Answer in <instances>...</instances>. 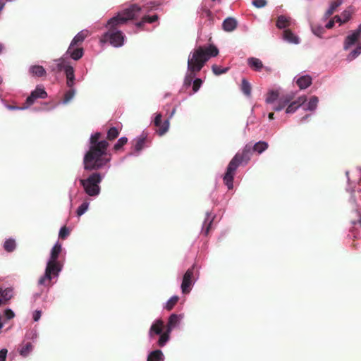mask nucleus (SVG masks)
<instances>
[{
  "mask_svg": "<svg viewBox=\"0 0 361 361\" xmlns=\"http://www.w3.org/2000/svg\"><path fill=\"white\" fill-rule=\"evenodd\" d=\"M215 217V215H213L212 216V213L210 212L207 211L206 212V216L202 226V232L204 233V235H207V234L209 233V229L212 226V224Z\"/></svg>",
  "mask_w": 361,
  "mask_h": 361,
  "instance_id": "a211bd4d",
  "label": "nucleus"
},
{
  "mask_svg": "<svg viewBox=\"0 0 361 361\" xmlns=\"http://www.w3.org/2000/svg\"><path fill=\"white\" fill-rule=\"evenodd\" d=\"M361 54V44L357 46L347 56L346 61L350 62L355 59Z\"/></svg>",
  "mask_w": 361,
  "mask_h": 361,
  "instance_id": "c9c22d12",
  "label": "nucleus"
},
{
  "mask_svg": "<svg viewBox=\"0 0 361 361\" xmlns=\"http://www.w3.org/2000/svg\"><path fill=\"white\" fill-rule=\"evenodd\" d=\"M42 316V310H36L32 313V319L34 322H38Z\"/></svg>",
  "mask_w": 361,
  "mask_h": 361,
  "instance_id": "5fc2aeb1",
  "label": "nucleus"
},
{
  "mask_svg": "<svg viewBox=\"0 0 361 361\" xmlns=\"http://www.w3.org/2000/svg\"><path fill=\"white\" fill-rule=\"evenodd\" d=\"M238 25L237 20L233 17L226 18L222 23V29L226 32L233 31Z\"/></svg>",
  "mask_w": 361,
  "mask_h": 361,
  "instance_id": "6ab92c4d",
  "label": "nucleus"
},
{
  "mask_svg": "<svg viewBox=\"0 0 361 361\" xmlns=\"http://www.w3.org/2000/svg\"><path fill=\"white\" fill-rule=\"evenodd\" d=\"M282 39L283 41L293 44H299L301 41L300 38L289 29L283 30Z\"/></svg>",
  "mask_w": 361,
  "mask_h": 361,
  "instance_id": "f3484780",
  "label": "nucleus"
},
{
  "mask_svg": "<svg viewBox=\"0 0 361 361\" xmlns=\"http://www.w3.org/2000/svg\"><path fill=\"white\" fill-rule=\"evenodd\" d=\"M345 173V176L347 178V183H348L347 188L353 187V185H355L353 182H351L350 179L349 171H346Z\"/></svg>",
  "mask_w": 361,
  "mask_h": 361,
  "instance_id": "680f3d73",
  "label": "nucleus"
},
{
  "mask_svg": "<svg viewBox=\"0 0 361 361\" xmlns=\"http://www.w3.org/2000/svg\"><path fill=\"white\" fill-rule=\"evenodd\" d=\"M334 25H335V21H334V19H331V20H329L326 23V24L325 25V27H324V29H325V28L331 29V28H332V27L334 26Z\"/></svg>",
  "mask_w": 361,
  "mask_h": 361,
  "instance_id": "e2e57ef3",
  "label": "nucleus"
},
{
  "mask_svg": "<svg viewBox=\"0 0 361 361\" xmlns=\"http://www.w3.org/2000/svg\"><path fill=\"white\" fill-rule=\"evenodd\" d=\"M212 71L215 75H220L229 71L228 67L221 68L216 64L212 66Z\"/></svg>",
  "mask_w": 361,
  "mask_h": 361,
  "instance_id": "79ce46f5",
  "label": "nucleus"
},
{
  "mask_svg": "<svg viewBox=\"0 0 361 361\" xmlns=\"http://www.w3.org/2000/svg\"><path fill=\"white\" fill-rule=\"evenodd\" d=\"M343 0H334L332 1L328 9L326 11L324 15V18L327 19L330 16H331L334 11L343 4Z\"/></svg>",
  "mask_w": 361,
  "mask_h": 361,
  "instance_id": "2f4dec72",
  "label": "nucleus"
},
{
  "mask_svg": "<svg viewBox=\"0 0 361 361\" xmlns=\"http://www.w3.org/2000/svg\"><path fill=\"white\" fill-rule=\"evenodd\" d=\"M318 103H319L318 97H317L315 95L312 96L310 97L309 102H307V104H305V103H304V104H302V109L305 111H314L317 108Z\"/></svg>",
  "mask_w": 361,
  "mask_h": 361,
  "instance_id": "393cba45",
  "label": "nucleus"
},
{
  "mask_svg": "<svg viewBox=\"0 0 361 361\" xmlns=\"http://www.w3.org/2000/svg\"><path fill=\"white\" fill-rule=\"evenodd\" d=\"M252 4L257 8H262L267 6V0H253Z\"/></svg>",
  "mask_w": 361,
  "mask_h": 361,
  "instance_id": "09e8293b",
  "label": "nucleus"
},
{
  "mask_svg": "<svg viewBox=\"0 0 361 361\" xmlns=\"http://www.w3.org/2000/svg\"><path fill=\"white\" fill-rule=\"evenodd\" d=\"M85 54V50L82 46H76L70 44L67 50L59 59L54 61L56 66L59 72L63 71L66 78L68 79V85L72 83L74 79L75 69L71 63V61H78Z\"/></svg>",
  "mask_w": 361,
  "mask_h": 361,
  "instance_id": "39448f33",
  "label": "nucleus"
},
{
  "mask_svg": "<svg viewBox=\"0 0 361 361\" xmlns=\"http://www.w3.org/2000/svg\"><path fill=\"white\" fill-rule=\"evenodd\" d=\"M360 36L353 30L345 37L343 42V49L348 50L353 46L360 39Z\"/></svg>",
  "mask_w": 361,
  "mask_h": 361,
  "instance_id": "dca6fc26",
  "label": "nucleus"
},
{
  "mask_svg": "<svg viewBox=\"0 0 361 361\" xmlns=\"http://www.w3.org/2000/svg\"><path fill=\"white\" fill-rule=\"evenodd\" d=\"M161 5V3L159 1H150L144 4L142 7L137 4H132L118 11L105 24L108 30L102 35V40L109 42L115 48L121 47L124 44L126 37L124 33L117 28V26L124 25L129 20L137 18L142 11L146 13L157 11Z\"/></svg>",
  "mask_w": 361,
  "mask_h": 361,
  "instance_id": "f03ea898",
  "label": "nucleus"
},
{
  "mask_svg": "<svg viewBox=\"0 0 361 361\" xmlns=\"http://www.w3.org/2000/svg\"><path fill=\"white\" fill-rule=\"evenodd\" d=\"M164 328V322L161 318H157L152 322L147 333V338L152 346H156L157 338L162 336Z\"/></svg>",
  "mask_w": 361,
  "mask_h": 361,
  "instance_id": "0eeeda50",
  "label": "nucleus"
},
{
  "mask_svg": "<svg viewBox=\"0 0 361 361\" xmlns=\"http://www.w3.org/2000/svg\"><path fill=\"white\" fill-rule=\"evenodd\" d=\"M147 361H164V355L160 349L150 351L147 357Z\"/></svg>",
  "mask_w": 361,
  "mask_h": 361,
  "instance_id": "bb28decb",
  "label": "nucleus"
},
{
  "mask_svg": "<svg viewBox=\"0 0 361 361\" xmlns=\"http://www.w3.org/2000/svg\"><path fill=\"white\" fill-rule=\"evenodd\" d=\"M142 18L145 21V23H153L159 20V16L157 14H154L152 16H149L145 14L142 16Z\"/></svg>",
  "mask_w": 361,
  "mask_h": 361,
  "instance_id": "37998d69",
  "label": "nucleus"
},
{
  "mask_svg": "<svg viewBox=\"0 0 361 361\" xmlns=\"http://www.w3.org/2000/svg\"><path fill=\"white\" fill-rule=\"evenodd\" d=\"M269 147V143L264 140L256 142L252 147L246 145L241 152H237L229 161L226 172L223 176V181L228 190L233 188V180L235 171L240 164L247 165L251 158V150L259 154L264 152Z\"/></svg>",
  "mask_w": 361,
  "mask_h": 361,
  "instance_id": "20e7f679",
  "label": "nucleus"
},
{
  "mask_svg": "<svg viewBox=\"0 0 361 361\" xmlns=\"http://www.w3.org/2000/svg\"><path fill=\"white\" fill-rule=\"evenodd\" d=\"M197 13L201 20L204 19V24L207 26H212L216 21L215 15L207 7L201 6L197 11Z\"/></svg>",
  "mask_w": 361,
  "mask_h": 361,
  "instance_id": "9b49d317",
  "label": "nucleus"
},
{
  "mask_svg": "<svg viewBox=\"0 0 361 361\" xmlns=\"http://www.w3.org/2000/svg\"><path fill=\"white\" fill-rule=\"evenodd\" d=\"M333 19L334 20V21L336 20L337 23H339L340 25L345 23L344 22H343V19L341 16L336 15L334 17Z\"/></svg>",
  "mask_w": 361,
  "mask_h": 361,
  "instance_id": "69168bd1",
  "label": "nucleus"
},
{
  "mask_svg": "<svg viewBox=\"0 0 361 361\" xmlns=\"http://www.w3.org/2000/svg\"><path fill=\"white\" fill-rule=\"evenodd\" d=\"M171 326H169V324H164V333L162 336L160 338H157V340L156 341V346L159 348H163L170 341L171 339V334L174 330Z\"/></svg>",
  "mask_w": 361,
  "mask_h": 361,
  "instance_id": "ddd939ff",
  "label": "nucleus"
},
{
  "mask_svg": "<svg viewBox=\"0 0 361 361\" xmlns=\"http://www.w3.org/2000/svg\"><path fill=\"white\" fill-rule=\"evenodd\" d=\"M79 178H76L73 183V185L71 186L68 189V193H75L76 190H78V189H75V185L77 181H78Z\"/></svg>",
  "mask_w": 361,
  "mask_h": 361,
  "instance_id": "052dcab7",
  "label": "nucleus"
},
{
  "mask_svg": "<svg viewBox=\"0 0 361 361\" xmlns=\"http://www.w3.org/2000/svg\"><path fill=\"white\" fill-rule=\"evenodd\" d=\"M88 30L86 29L82 30L78 32L72 39L70 44L76 46H82L83 42L87 37Z\"/></svg>",
  "mask_w": 361,
  "mask_h": 361,
  "instance_id": "412c9836",
  "label": "nucleus"
},
{
  "mask_svg": "<svg viewBox=\"0 0 361 361\" xmlns=\"http://www.w3.org/2000/svg\"><path fill=\"white\" fill-rule=\"evenodd\" d=\"M8 355V350L3 348L0 350V361H6Z\"/></svg>",
  "mask_w": 361,
  "mask_h": 361,
  "instance_id": "6e6d98bb",
  "label": "nucleus"
},
{
  "mask_svg": "<svg viewBox=\"0 0 361 361\" xmlns=\"http://www.w3.org/2000/svg\"><path fill=\"white\" fill-rule=\"evenodd\" d=\"M62 250V245L59 241H56L50 251V255L48 260L51 261H59V257Z\"/></svg>",
  "mask_w": 361,
  "mask_h": 361,
  "instance_id": "b1692460",
  "label": "nucleus"
},
{
  "mask_svg": "<svg viewBox=\"0 0 361 361\" xmlns=\"http://www.w3.org/2000/svg\"><path fill=\"white\" fill-rule=\"evenodd\" d=\"M293 80L300 90H305L311 85L312 82V78L309 74L302 75H298L294 78Z\"/></svg>",
  "mask_w": 361,
  "mask_h": 361,
  "instance_id": "4468645a",
  "label": "nucleus"
},
{
  "mask_svg": "<svg viewBox=\"0 0 361 361\" xmlns=\"http://www.w3.org/2000/svg\"><path fill=\"white\" fill-rule=\"evenodd\" d=\"M0 298H2L6 302L9 301L13 297V288L8 287L3 289L0 287Z\"/></svg>",
  "mask_w": 361,
  "mask_h": 361,
  "instance_id": "473e14b6",
  "label": "nucleus"
},
{
  "mask_svg": "<svg viewBox=\"0 0 361 361\" xmlns=\"http://www.w3.org/2000/svg\"><path fill=\"white\" fill-rule=\"evenodd\" d=\"M16 316V314L14 312V311L10 308V307H7L4 310V312H3V315L2 317H4L6 320H10V319H12L15 317Z\"/></svg>",
  "mask_w": 361,
  "mask_h": 361,
  "instance_id": "c03bdc74",
  "label": "nucleus"
},
{
  "mask_svg": "<svg viewBox=\"0 0 361 361\" xmlns=\"http://www.w3.org/2000/svg\"><path fill=\"white\" fill-rule=\"evenodd\" d=\"M128 138L126 136L121 137L114 145L115 151H119L123 149V146L127 143Z\"/></svg>",
  "mask_w": 361,
  "mask_h": 361,
  "instance_id": "a19ab883",
  "label": "nucleus"
},
{
  "mask_svg": "<svg viewBox=\"0 0 361 361\" xmlns=\"http://www.w3.org/2000/svg\"><path fill=\"white\" fill-rule=\"evenodd\" d=\"M38 338V331L37 329L33 328L27 330L25 334V338L32 342L36 341Z\"/></svg>",
  "mask_w": 361,
  "mask_h": 361,
  "instance_id": "e433bc0d",
  "label": "nucleus"
},
{
  "mask_svg": "<svg viewBox=\"0 0 361 361\" xmlns=\"http://www.w3.org/2000/svg\"><path fill=\"white\" fill-rule=\"evenodd\" d=\"M280 96L279 90H269L265 98V102L268 104H272L276 102Z\"/></svg>",
  "mask_w": 361,
  "mask_h": 361,
  "instance_id": "c85d7f7f",
  "label": "nucleus"
},
{
  "mask_svg": "<svg viewBox=\"0 0 361 361\" xmlns=\"http://www.w3.org/2000/svg\"><path fill=\"white\" fill-rule=\"evenodd\" d=\"M341 16L343 19V22L346 23L350 19L351 13L350 11L345 10L341 13Z\"/></svg>",
  "mask_w": 361,
  "mask_h": 361,
  "instance_id": "864d4df0",
  "label": "nucleus"
},
{
  "mask_svg": "<svg viewBox=\"0 0 361 361\" xmlns=\"http://www.w3.org/2000/svg\"><path fill=\"white\" fill-rule=\"evenodd\" d=\"M247 63L250 68L257 72H260L264 68L262 61L256 57H249Z\"/></svg>",
  "mask_w": 361,
  "mask_h": 361,
  "instance_id": "4be33fe9",
  "label": "nucleus"
},
{
  "mask_svg": "<svg viewBox=\"0 0 361 361\" xmlns=\"http://www.w3.org/2000/svg\"><path fill=\"white\" fill-rule=\"evenodd\" d=\"M109 142L102 138L101 132L92 133L88 140L83 157V169L87 171H93L87 177L78 179L83 192L88 197H97L101 193L100 183L110 169L111 154L108 153Z\"/></svg>",
  "mask_w": 361,
  "mask_h": 361,
  "instance_id": "f257e3e1",
  "label": "nucleus"
},
{
  "mask_svg": "<svg viewBox=\"0 0 361 361\" xmlns=\"http://www.w3.org/2000/svg\"><path fill=\"white\" fill-rule=\"evenodd\" d=\"M179 300V297L176 295H172L163 305V308L166 310H171L177 302Z\"/></svg>",
  "mask_w": 361,
  "mask_h": 361,
  "instance_id": "f704fd0d",
  "label": "nucleus"
},
{
  "mask_svg": "<svg viewBox=\"0 0 361 361\" xmlns=\"http://www.w3.org/2000/svg\"><path fill=\"white\" fill-rule=\"evenodd\" d=\"M310 114H306L302 116L300 120V123H305L310 117Z\"/></svg>",
  "mask_w": 361,
  "mask_h": 361,
  "instance_id": "338daca9",
  "label": "nucleus"
},
{
  "mask_svg": "<svg viewBox=\"0 0 361 361\" xmlns=\"http://www.w3.org/2000/svg\"><path fill=\"white\" fill-rule=\"evenodd\" d=\"M48 94L42 85H37L35 88L31 91L30 95L25 99V104L28 109L35 102L37 99H46Z\"/></svg>",
  "mask_w": 361,
  "mask_h": 361,
  "instance_id": "1a4fd4ad",
  "label": "nucleus"
},
{
  "mask_svg": "<svg viewBox=\"0 0 361 361\" xmlns=\"http://www.w3.org/2000/svg\"><path fill=\"white\" fill-rule=\"evenodd\" d=\"M291 24V18L287 17L284 15H280L278 16L276 26L278 29L280 30H286V28L288 27Z\"/></svg>",
  "mask_w": 361,
  "mask_h": 361,
  "instance_id": "5701e85b",
  "label": "nucleus"
},
{
  "mask_svg": "<svg viewBox=\"0 0 361 361\" xmlns=\"http://www.w3.org/2000/svg\"><path fill=\"white\" fill-rule=\"evenodd\" d=\"M241 90H242V92L246 96H250V94H251V85L249 82V81L247 79H245V78H243V80H242Z\"/></svg>",
  "mask_w": 361,
  "mask_h": 361,
  "instance_id": "58836bf2",
  "label": "nucleus"
},
{
  "mask_svg": "<svg viewBox=\"0 0 361 361\" xmlns=\"http://www.w3.org/2000/svg\"><path fill=\"white\" fill-rule=\"evenodd\" d=\"M346 190L348 192H350V197L349 198V202H350V203L353 204V212L355 214H356V210L360 211L361 206L357 203L355 195V185H353V187L346 188Z\"/></svg>",
  "mask_w": 361,
  "mask_h": 361,
  "instance_id": "a878e982",
  "label": "nucleus"
},
{
  "mask_svg": "<svg viewBox=\"0 0 361 361\" xmlns=\"http://www.w3.org/2000/svg\"><path fill=\"white\" fill-rule=\"evenodd\" d=\"M162 115L161 113H157L154 114V125L157 127L161 126V125Z\"/></svg>",
  "mask_w": 361,
  "mask_h": 361,
  "instance_id": "603ef678",
  "label": "nucleus"
},
{
  "mask_svg": "<svg viewBox=\"0 0 361 361\" xmlns=\"http://www.w3.org/2000/svg\"><path fill=\"white\" fill-rule=\"evenodd\" d=\"M66 78V83L67 87L69 88V90L65 92L63 99L59 102V104H63V105L67 104L68 102H70L73 99V97H75V93H76V90L74 87L75 84V75H74V79L73 80L72 83L71 82V84H69V85L68 82V78Z\"/></svg>",
  "mask_w": 361,
  "mask_h": 361,
  "instance_id": "f8f14e48",
  "label": "nucleus"
},
{
  "mask_svg": "<svg viewBox=\"0 0 361 361\" xmlns=\"http://www.w3.org/2000/svg\"><path fill=\"white\" fill-rule=\"evenodd\" d=\"M145 24V21H144L143 18H142L141 20L136 22L135 23V30L133 32H128V33H129V34L137 33L139 32V30L141 29L144 26Z\"/></svg>",
  "mask_w": 361,
  "mask_h": 361,
  "instance_id": "8fccbe9b",
  "label": "nucleus"
},
{
  "mask_svg": "<svg viewBox=\"0 0 361 361\" xmlns=\"http://www.w3.org/2000/svg\"><path fill=\"white\" fill-rule=\"evenodd\" d=\"M118 135V129L115 126H112L107 130L106 139L109 140H113L115 138H116Z\"/></svg>",
  "mask_w": 361,
  "mask_h": 361,
  "instance_id": "4c0bfd02",
  "label": "nucleus"
},
{
  "mask_svg": "<svg viewBox=\"0 0 361 361\" xmlns=\"http://www.w3.org/2000/svg\"><path fill=\"white\" fill-rule=\"evenodd\" d=\"M33 345L30 342L27 343L25 345L18 349L20 355L23 357H27L33 350Z\"/></svg>",
  "mask_w": 361,
  "mask_h": 361,
  "instance_id": "72a5a7b5",
  "label": "nucleus"
},
{
  "mask_svg": "<svg viewBox=\"0 0 361 361\" xmlns=\"http://www.w3.org/2000/svg\"><path fill=\"white\" fill-rule=\"evenodd\" d=\"M3 247L7 252H13L17 247L16 239L12 237L6 238L3 243Z\"/></svg>",
  "mask_w": 361,
  "mask_h": 361,
  "instance_id": "7c9ffc66",
  "label": "nucleus"
},
{
  "mask_svg": "<svg viewBox=\"0 0 361 361\" xmlns=\"http://www.w3.org/2000/svg\"><path fill=\"white\" fill-rule=\"evenodd\" d=\"M219 52V49L212 44L207 46H197L190 52L187 61V71L180 91L183 92L192 87L191 91L188 92L189 97L199 91L203 80L197 77V73L203 68L212 57L216 56Z\"/></svg>",
  "mask_w": 361,
  "mask_h": 361,
  "instance_id": "7ed1b4c3",
  "label": "nucleus"
},
{
  "mask_svg": "<svg viewBox=\"0 0 361 361\" xmlns=\"http://www.w3.org/2000/svg\"><path fill=\"white\" fill-rule=\"evenodd\" d=\"M70 234V229L66 226H63L61 227L59 232V237L61 239H66Z\"/></svg>",
  "mask_w": 361,
  "mask_h": 361,
  "instance_id": "49530a36",
  "label": "nucleus"
},
{
  "mask_svg": "<svg viewBox=\"0 0 361 361\" xmlns=\"http://www.w3.org/2000/svg\"><path fill=\"white\" fill-rule=\"evenodd\" d=\"M79 193V190H76L75 193H68V200L70 206L72 207L73 199L76 197V195Z\"/></svg>",
  "mask_w": 361,
  "mask_h": 361,
  "instance_id": "bf43d9fd",
  "label": "nucleus"
},
{
  "mask_svg": "<svg viewBox=\"0 0 361 361\" xmlns=\"http://www.w3.org/2000/svg\"><path fill=\"white\" fill-rule=\"evenodd\" d=\"M255 119H256V117L254 115V110H253V109H252V110H251V115L247 118V123H246V126L245 128V130H250V128H248V126H249V124L253 123L255 122Z\"/></svg>",
  "mask_w": 361,
  "mask_h": 361,
  "instance_id": "3c124183",
  "label": "nucleus"
},
{
  "mask_svg": "<svg viewBox=\"0 0 361 361\" xmlns=\"http://www.w3.org/2000/svg\"><path fill=\"white\" fill-rule=\"evenodd\" d=\"M183 319V314L172 313L169 315L166 324L171 326L173 329H177L179 327Z\"/></svg>",
  "mask_w": 361,
  "mask_h": 361,
  "instance_id": "aec40b11",
  "label": "nucleus"
},
{
  "mask_svg": "<svg viewBox=\"0 0 361 361\" xmlns=\"http://www.w3.org/2000/svg\"><path fill=\"white\" fill-rule=\"evenodd\" d=\"M307 102L306 96H301L298 97V99L295 101L290 102L286 107V114H293L295 113L299 108H302V104Z\"/></svg>",
  "mask_w": 361,
  "mask_h": 361,
  "instance_id": "2eb2a0df",
  "label": "nucleus"
},
{
  "mask_svg": "<svg viewBox=\"0 0 361 361\" xmlns=\"http://www.w3.org/2000/svg\"><path fill=\"white\" fill-rule=\"evenodd\" d=\"M276 102L279 104H281V106H283V108H285L286 106H287V105L288 104V100H286L283 96L282 97H279L278 100L276 101Z\"/></svg>",
  "mask_w": 361,
  "mask_h": 361,
  "instance_id": "13d9d810",
  "label": "nucleus"
},
{
  "mask_svg": "<svg viewBox=\"0 0 361 361\" xmlns=\"http://www.w3.org/2000/svg\"><path fill=\"white\" fill-rule=\"evenodd\" d=\"M90 200V197H86L83 202L79 205L75 212L76 216L78 217H80L87 212L89 209Z\"/></svg>",
  "mask_w": 361,
  "mask_h": 361,
  "instance_id": "cd10ccee",
  "label": "nucleus"
},
{
  "mask_svg": "<svg viewBox=\"0 0 361 361\" xmlns=\"http://www.w3.org/2000/svg\"><path fill=\"white\" fill-rule=\"evenodd\" d=\"M324 30V27L321 25H311V30L312 33L319 38H322Z\"/></svg>",
  "mask_w": 361,
  "mask_h": 361,
  "instance_id": "ea45409f",
  "label": "nucleus"
},
{
  "mask_svg": "<svg viewBox=\"0 0 361 361\" xmlns=\"http://www.w3.org/2000/svg\"><path fill=\"white\" fill-rule=\"evenodd\" d=\"M196 267V264L194 263L190 268H188L183 276L182 283L180 284V289L183 294L189 293L199 277V271H197V277L192 280L194 271Z\"/></svg>",
  "mask_w": 361,
  "mask_h": 361,
  "instance_id": "6e6552de",
  "label": "nucleus"
},
{
  "mask_svg": "<svg viewBox=\"0 0 361 361\" xmlns=\"http://www.w3.org/2000/svg\"><path fill=\"white\" fill-rule=\"evenodd\" d=\"M29 72L35 77H43L47 75L46 69L40 65L31 66Z\"/></svg>",
  "mask_w": 361,
  "mask_h": 361,
  "instance_id": "c756f323",
  "label": "nucleus"
},
{
  "mask_svg": "<svg viewBox=\"0 0 361 361\" xmlns=\"http://www.w3.org/2000/svg\"><path fill=\"white\" fill-rule=\"evenodd\" d=\"M62 269L63 265L60 262L47 260L44 274L39 278L38 285L47 286L46 281H51L54 278H58Z\"/></svg>",
  "mask_w": 361,
  "mask_h": 361,
  "instance_id": "423d86ee",
  "label": "nucleus"
},
{
  "mask_svg": "<svg viewBox=\"0 0 361 361\" xmlns=\"http://www.w3.org/2000/svg\"><path fill=\"white\" fill-rule=\"evenodd\" d=\"M161 128L159 130V134L160 135H162L164 133H166L169 130V129L170 119L168 118L166 119H165L164 123H163V124L161 125Z\"/></svg>",
  "mask_w": 361,
  "mask_h": 361,
  "instance_id": "a18cd8bd",
  "label": "nucleus"
},
{
  "mask_svg": "<svg viewBox=\"0 0 361 361\" xmlns=\"http://www.w3.org/2000/svg\"><path fill=\"white\" fill-rule=\"evenodd\" d=\"M295 93L293 92H290L289 93H287L285 95L283 96V97L286 99V100H288V104L290 102H291V101L293 99V98L295 97Z\"/></svg>",
  "mask_w": 361,
  "mask_h": 361,
  "instance_id": "4d7b16f0",
  "label": "nucleus"
},
{
  "mask_svg": "<svg viewBox=\"0 0 361 361\" xmlns=\"http://www.w3.org/2000/svg\"><path fill=\"white\" fill-rule=\"evenodd\" d=\"M147 138V135L142 132L140 135L134 138L133 152L127 154V157H137L144 149Z\"/></svg>",
  "mask_w": 361,
  "mask_h": 361,
  "instance_id": "9d476101",
  "label": "nucleus"
},
{
  "mask_svg": "<svg viewBox=\"0 0 361 361\" xmlns=\"http://www.w3.org/2000/svg\"><path fill=\"white\" fill-rule=\"evenodd\" d=\"M353 31L355 32L360 36H361V23L358 25L357 29L354 30Z\"/></svg>",
  "mask_w": 361,
  "mask_h": 361,
  "instance_id": "774afa93",
  "label": "nucleus"
},
{
  "mask_svg": "<svg viewBox=\"0 0 361 361\" xmlns=\"http://www.w3.org/2000/svg\"><path fill=\"white\" fill-rule=\"evenodd\" d=\"M4 106L8 109V110H11V111H14V110H20V111H23V110H25V109H28V106H27L25 104V103L23 104V106H16V105H10V104H6L4 103Z\"/></svg>",
  "mask_w": 361,
  "mask_h": 361,
  "instance_id": "de8ad7c7",
  "label": "nucleus"
},
{
  "mask_svg": "<svg viewBox=\"0 0 361 361\" xmlns=\"http://www.w3.org/2000/svg\"><path fill=\"white\" fill-rule=\"evenodd\" d=\"M284 108L281 104H279L278 103L272 106V109L275 111H281Z\"/></svg>",
  "mask_w": 361,
  "mask_h": 361,
  "instance_id": "0e129e2a",
  "label": "nucleus"
}]
</instances>
